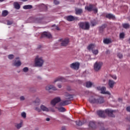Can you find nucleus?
Instances as JSON below:
<instances>
[{"instance_id": "obj_27", "label": "nucleus", "mask_w": 130, "mask_h": 130, "mask_svg": "<svg viewBox=\"0 0 130 130\" xmlns=\"http://www.w3.org/2000/svg\"><path fill=\"white\" fill-rule=\"evenodd\" d=\"M32 8H33L32 5H25L23 7V9H24V10H30Z\"/></svg>"}, {"instance_id": "obj_49", "label": "nucleus", "mask_w": 130, "mask_h": 130, "mask_svg": "<svg viewBox=\"0 0 130 130\" xmlns=\"http://www.w3.org/2000/svg\"><path fill=\"white\" fill-rule=\"evenodd\" d=\"M12 24H13V21H7V25H12Z\"/></svg>"}, {"instance_id": "obj_6", "label": "nucleus", "mask_w": 130, "mask_h": 130, "mask_svg": "<svg viewBox=\"0 0 130 130\" xmlns=\"http://www.w3.org/2000/svg\"><path fill=\"white\" fill-rule=\"evenodd\" d=\"M97 90L101 91V94H104L107 95H110V92L108 91H106V87L103 86H98L96 87Z\"/></svg>"}, {"instance_id": "obj_8", "label": "nucleus", "mask_w": 130, "mask_h": 130, "mask_svg": "<svg viewBox=\"0 0 130 130\" xmlns=\"http://www.w3.org/2000/svg\"><path fill=\"white\" fill-rule=\"evenodd\" d=\"M70 68L72 69V70L78 71L80 68V63L79 62H73L70 64Z\"/></svg>"}, {"instance_id": "obj_20", "label": "nucleus", "mask_w": 130, "mask_h": 130, "mask_svg": "<svg viewBox=\"0 0 130 130\" xmlns=\"http://www.w3.org/2000/svg\"><path fill=\"white\" fill-rule=\"evenodd\" d=\"M83 13V9H75V14L76 15H81Z\"/></svg>"}, {"instance_id": "obj_40", "label": "nucleus", "mask_w": 130, "mask_h": 130, "mask_svg": "<svg viewBox=\"0 0 130 130\" xmlns=\"http://www.w3.org/2000/svg\"><path fill=\"white\" fill-rule=\"evenodd\" d=\"M52 27L54 28V29H55L56 30H57L58 31H59V30H60L59 27H58V26H56L55 25H53L52 26Z\"/></svg>"}, {"instance_id": "obj_5", "label": "nucleus", "mask_w": 130, "mask_h": 130, "mask_svg": "<svg viewBox=\"0 0 130 130\" xmlns=\"http://www.w3.org/2000/svg\"><path fill=\"white\" fill-rule=\"evenodd\" d=\"M103 66L102 62H95L93 65V69L95 72H99Z\"/></svg>"}, {"instance_id": "obj_24", "label": "nucleus", "mask_w": 130, "mask_h": 130, "mask_svg": "<svg viewBox=\"0 0 130 130\" xmlns=\"http://www.w3.org/2000/svg\"><path fill=\"white\" fill-rule=\"evenodd\" d=\"M55 108L58 109V111L60 112H64V111H66V109L63 107H55Z\"/></svg>"}, {"instance_id": "obj_1", "label": "nucleus", "mask_w": 130, "mask_h": 130, "mask_svg": "<svg viewBox=\"0 0 130 130\" xmlns=\"http://www.w3.org/2000/svg\"><path fill=\"white\" fill-rule=\"evenodd\" d=\"M88 101L92 104H102L105 102L104 98L102 96H100L98 98H96L95 96H91Z\"/></svg>"}, {"instance_id": "obj_23", "label": "nucleus", "mask_w": 130, "mask_h": 130, "mask_svg": "<svg viewBox=\"0 0 130 130\" xmlns=\"http://www.w3.org/2000/svg\"><path fill=\"white\" fill-rule=\"evenodd\" d=\"M96 113L98 115H99L101 117H105V116H104V111H98Z\"/></svg>"}, {"instance_id": "obj_9", "label": "nucleus", "mask_w": 130, "mask_h": 130, "mask_svg": "<svg viewBox=\"0 0 130 130\" xmlns=\"http://www.w3.org/2000/svg\"><path fill=\"white\" fill-rule=\"evenodd\" d=\"M45 89L46 91H50V90H52L53 91H57V90H58L55 85L53 84H49L47 85L45 87Z\"/></svg>"}, {"instance_id": "obj_4", "label": "nucleus", "mask_w": 130, "mask_h": 130, "mask_svg": "<svg viewBox=\"0 0 130 130\" xmlns=\"http://www.w3.org/2000/svg\"><path fill=\"white\" fill-rule=\"evenodd\" d=\"M29 23H35L36 24H42V19L30 17L28 19Z\"/></svg>"}, {"instance_id": "obj_50", "label": "nucleus", "mask_w": 130, "mask_h": 130, "mask_svg": "<svg viewBox=\"0 0 130 130\" xmlns=\"http://www.w3.org/2000/svg\"><path fill=\"white\" fill-rule=\"evenodd\" d=\"M20 100L21 101H24V100H25V97L24 96H21L20 97Z\"/></svg>"}, {"instance_id": "obj_38", "label": "nucleus", "mask_w": 130, "mask_h": 130, "mask_svg": "<svg viewBox=\"0 0 130 130\" xmlns=\"http://www.w3.org/2000/svg\"><path fill=\"white\" fill-rule=\"evenodd\" d=\"M119 37L120 39H123L124 38V34L123 32L120 34Z\"/></svg>"}, {"instance_id": "obj_34", "label": "nucleus", "mask_w": 130, "mask_h": 130, "mask_svg": "<svg viewBox=\"0 0 130 130\" xmlns=\"http://www.w3.org/2000/svg\"><path fill=\"white\" fill-rule=\"evenodd\" d=\"M89 126H90V127H95V122L94 121H90L89 122Z\"/></svg>"}, {"instance_id": "obj_21", "label": "nucleus", "mask_w": 130, "mask_h": 130, "mask_svg": "<svg viewBox=\"0 0 130 130\" xmlns=\"http://www.w3.org/2000/svg\"><path fill=\"white\" fill-rule=\"evenodd\" d=\"M13 6L16 9V10H20V8H21V6H20V4L18 2H14L13 4Z\"/></svg>"}, {"instance_id": "obj_32", "label": "nucleus", "mask_w": 130, "mask_h": 130, "mask_svg": "<svg viewBox=\"0 0 130 130\" xmlns=\"http://www.w3.org/2000/svg\"><path fill=\"white\" fill-rule=\"evenodd\" d=\"M92 85H93V83H92V82L90 81H88L86 82V86L87 87V88H91V87H92Z\"/></svg>"}, {"instance_id": "obj_17", "label": "nucleus", "mask_w": 130, "mask_h": 130, "mask_svg": "<svg viewBox=\"0 0 130 130\" xmlns=\"http://www.w3.org/2000/svg\"><path fill=\"white\" fill-rule=\"evenodd\" d=\"M116 83L115 82H114L113 80H109V86L110 87V88H111V89H112V88H113V87H114V85H115Z\"/></svg>"}, {"instance_id": "obj_35", "label": "nucleus", "mask_w": 130, "mask_h": 130, "mask_svg": "<svg viewBox=\"0 0 130 130\" xmlns=\"http://www.w3.org/2000/svg\"><path fill=\"white\" fill-rule=\"evenodd\" d=\"M122 26L123 28H125V29H127V28L129 27V24L127 23H124L122 24Z\"/></svg>"}, {"instance_id": "obj_42", "label": "nucleus", "mask_w": 130, "mask_h": 130, "mask_svg": "<svg viewBox=\"0 0 130 130\" xmlns=\"http://www.w3.org/2000/svg\"><path fill=\"white\" fill-rule=\"evenodd\" d=\"M28 71H29V68H28L27 67H25L23 69V71L24 72V73H27Z\"/></svg>"}, {"instance_id": "obj_31", "label": "nucleus", "mask_w": 130, "mask_h": 130, "mask_svg": "<svg viewBox=\"0 0 130 130\" xmlns=\"http://www.w3.org/2000/svg\"><path fill=\"white\" fill-rule=\"evenodd\" d=\"M9 15V12L7 10H4L2 12V16L3 17H7Z\"/></svg>"}, {"instance_id": "obj_41", "label": "nucleus", "mask_w": 130, "mask_h": 130, "mask_svg": "<svg viewBox=\"0 0 130 130\" xmlns=\"http://www.w3.org/2000/svg\"><path fill=\"white\" fill-rule=\"evenodd\" d=\"M14 57H15V56L13 54H10L8 55V58L9 59H13Z\"/></svg>"}, {"instance_id": "obj_15", "label": "nucleus", "mask_w": 130, "mask_h": 130, "mask_svg": "<svg viewBox=\"0 0 130 130\" xmlns=\"http://www.w3.org/2000/svg\"><path fill=\"white\" fill-rule=\"evenodd\" d=\"M66 20L69 21V22H73V21H75V20H78V17H75L73 16V15H69L66 17Z\"/></svg>"}, {"instance_id": "obj_45", "label": "nucleus", "mask_w": 130, "mask_h": 130, "mask_svg": "<svg viewBox=\"0 0 130 130\" xmlns=\"http://www.w3.org/2000/svg\"><path fill=\"white\" fill-rule=\"evenodd\" d=\"M92 11H93V12H94V13H98V9L95 7H93L92 8Z\"/></svg>"}, {"instance_id": "obj_39", "label": "nucleus", "mask_w": 130, "mask_h": 130, "mask_svg": "<svg viewBox=\"0 0 130 130\" xmlns=\"http://www.w3.org/2000/svg\"><path fill=\"white\" fill-rule=\"evenodd\" d=\"M92 53H93V54H95V55L98 54L99 51H98V50H94L92 51Z\"/></svg>"}, {"instance_id": "obj_28", "label": "nucleus", "mask_w": 130, "mask_h": 130, "mask_svg": "<svg viewBox=\"0 0 130 130\" xmlns=\"http://www.w3.org/2000/svg\"><path fill=\"white\" fill-rule=\"evenodd\" d=\"M40 102H41V101H40V99L37 98L34 102V103H35V105H39V104H40Z\"/></svg>"}, {"instance_id": "obj_12", "label": "nucleus", "mask_w": 130, "mask_h": 130, "mask_svg": "<svg viewBox=\"0 0 130 130\" xmlns=\"http://www.w3.org/2000/svg\"><path fill=\"white\" fill-rule=\"evenodd\" d=\"M56 82H67V79H66V78H64V77L62 76H59L54 80V81L52 82V84H55Z\"/></svg>"}, {"instance_id": "obj_19", "label": "nucleus", "mask_w": 130, "mask_h": 130, "mask_svg": "<svg viewBox=\"0 0 130 130\" xmlns=\"http://www.w3.org/2000/svg\"><path fill=\"white\" fill-rule=\"evenodd\" d=\"M71 104L70 101H64L63 103L61 102L59 104L60 106H64V105H68L69 104Z\"/></svg>"}, {"instance_id": "obj_29", "label": "nucleus", "mask_w": 130, "mask_h": 130, "mask_svg": "<svg viewBox=\"0 0 130 130\" xmlns=\"http://www.w3.org/2000/svg\"><path fill=\"white\" fill-rule=\"evenodd\" d=\"M94 48H95V45L94 44H90L89 45L88 47H87V49H88V50H93V49H94Z\"/></svg>"}, {"instance_id": "obj_53", "label": "nucleus", "mask_w": 130, "mask_h": 130, "mask_svg": "<svg viewBox=\"0 0 130 130\" xmlns=\"http://www.w3.org/2000/svg\"><path fill=\"white\" fill-rule=\"evenodd\" d=\"M100 130H106V129H105V128H104V127H101L100 128Z\"/></svg>"}, {"instance_id": "obj_37", "label": "nucleus", "mask_w": 130, "mask_h": 130, "mask_svg": "<svg viewBox=\"0 0 130 130\" xmlns=\"http://www.w3.org/2000/svg\"><path fill=\"white\" fill-rule=\"evenodd\" d=\"M77 125H79V126H81V125H83V123L81 121H77L76 122Z\"/></svg>"}, {"instance_id": "obj_16", "label": "nucleus", "mask_w": 130, "mask_h": 130, "mask_svg": "<svg viewBox=\"0 0 130 130\" xmlns=\"http://www.w3.org/2000/svg\"><path fill=\"white\" fill-rule=\"evenodd\" d=\"M43 37H47V38H51V34L48 32H44L42 34Z\"/></svg>"}, {"instance_id": "obj_52", "label": "nucleus", "mask_w": 130, "mask_h": 130, "mask_svg": "<svg viewBox=\"0 0 130 130\" xmlns=\"http://www.w3.org/2000/svg\"><path fill=\"white\" fill-rule=\"evenodd\" d=\"M103 28H105V25H102V26L100 28V30H102V29H103Z\"/></svg>"}, {"instance_id": "obj_43", "label": "nucleus", "mask_w": 130, "mask_h": 130, "mask_svg": "<svg viewBox=\"0 0 130 130\" xmlns=\"http://www.w3.org/2000/svg\"><path fill=\"white\" fill-rule=\"evenodd\" d=\"M35 110L37 111L38 112H40L41 111V108L37 107L35 108Z\"/></svg>"}, {"instance_id": "obj_56", "label": "nucleus", "mask_w": 130, "mask_h": 130, "mask_svg": "<svg viewBox=\"0 0 130 130\" xmlns=\"http://www.w3.org/2000/svg\"><path fill=\"white\" fill-rule=\"evenodd\" d=\"M38 78L40 80L42 79L41 77H40V76H38Z\"/></svg>"}, {"instance_id": "obj_48", "label": "nucleus", "mask_w": 130, "mask_h": 130, "mask_svg": "<svg viewBox=\"0 0 130 130\" xmlns=\"http://www.w3.org/2000/svg\"><path fill=\"white\" fill-rule=\"evenodd\" d=\"M117 56L118 57H119V58H121L123 57V55H122V54L118 53Z\"/></svg>"}, {"instance_id": "obj_30", "label": "nucleus", "mask_w": 130, "mask_h": 130, "mask_svg": "<svg viewBox=\"0 0 130 130\" xmlns=\"http://www.w3.org/2000/svg\"><path fill=\"white\" fill-rule=\"evenodd\" d=\"M22 125H23V122H20V123L16 124L15 127L17 129H20V128L22 127Z\"/></svg>"}, {"instance_id": "obj_3", "label": "nucleus", "mask_w": 130, "mask_h": 130, "mask_svg": "<svg viewBox=\"0 0 130 130\" xmlns=\"http://www.w3.org/2000/svg\"><path fill=\"white\" fill-rule=\"evenodd\" d=\"M78 25L79 27L81 28V29H83V30H89V29H90V24L88 22H79Z\"/></svg>"}, {"instance_id": "obj_33", "label": "nucleus", "mask_w": 130, "mask_h": 130, "mask_svg": "<svg viewBox=\"0 0 130 130\" xmlns=\"http://www.w3.org/2000/svg\"><path fill=\"white\" fill-rule=\"evenodd\" d=\"M91 26L94 27V26H96L97 25V21L94 20L91 21Z\"/></svg>"}, {"instance_id": "obj_2", "label": "nucleus", "mask_w": 130, "mask_h": 130, "mask_svg": "<svg viewBox=\"0 0 130 130\" xmlns=\"http://www.w3.org/2000/svg\"><path fill=\"white\" fill-rule=\"evenodd\" d=\"M44 63V60L43 58L41 56H36L35 60V67H38L39 68H41Z\"/></svg>"}, {"instance_id": "obj_22", "label": "nucleus", "mask_w": 130, "mask_h": 130, "mask_svg": "<svg viewBox=\"0 0 130 130\" xmlns=\"http://www.w3.org/2000/svg\"><path fill=\"white\" fill-rule=\"evenodd\" d=\"M106 17L108 18L110 20L111 19H115V16L113 15L112 14H107L106 15Z\"/></svg>"}, {"instance_id": "obj_26", "label": "nucleus", "mask_w": 130, "mask_h": 130, "mask_svg": "<svg viewBox=\"0 0 130 130\" xmlns=\"http://www.w3.org/2000/svg\"><path fill=\"white\" fill-rule=\"evenodd\" d=\"M66 99L67 100H72L73 99V95L67 93L66 94Z\"/></svg>"}, {"instance_id": "obj_51", "label": "nucleus", "mask_w": 130, "mask_h": 130, "mask_svg": "<svg viewBox=\"0 0 130 130\" xmlns=\"http://www.w3.org/2000/svg\"><path fill=\"white\" fill-rule=\"evenodd\" d=\"M127 111H128V112H130V106L126 108Z\"/></svg>"}, {"instance_id": "obj_13", "label": "nucleus", "mask_w": 130, "mask_h": 130, "mask_svg": "<svg viewBox=\"0 0 130 130\" xmlns=\"http://www.w3.org/2000/svg\"><path fill=\"white\" fill-rule=\"evenodd\" d=\"M58 102H60V98L56 97L51 101L50 104L51 105H52L53 107H54L57 103H58Z\"/></svg>"}, {"instance_id": "obj_47", "label": "nucleus", "mask_w": 130, "mask_h": 130, "mask_svg": "<svg viewBox=\"0 0 130 130\" xmlns=\"http://www.w3.org/2000/svg\"><path fill=\"white\" fill-rule=\"evenodd\" d=\"M54 5H59V2H58L57 0H54Z\"/></svg>"}, {"instance_id": "obj_54", "label": "nucleus", "mask_w": 130, "mask_h": 130, "mask_svg": "<svg viewBox=\"0 0 130 130\" xmlns=\"http://www.w3.org/2000/svg\"><path fill=\"white\" fill-rule=\"evenodd\" d=\"M46 121H49L50 120V118H47L46 119Z\"/></svg>"}, {"instance_id": "obj_14", "label": "nucleus", "mask_w": 130, "mask_h": 130, "mask_svg": "<svg viewBox=\"0 0 130 130\" xmlns=\"http://www.w3.org/2000/svg\"><path fill=\"white\" fill-rule=\"evenodd\" d=\"M105 113L108 114L111 117H115V116L113 114L114 112H115V111L112 110L111 109H106L105 110Z\"/></svg>"}, {"instance_id": "obj_55", "label": "nucleus", "mask_w": 130, "mask_h": 130, "mask_svg": "<svg viewBox=\"0 0 130 130\" xmlns=\"http://www.w3.org/2000/svg\"><path fill=\"white\" fill-rule=\"evenodd\" d=\"M42 6H43V7H44L46 9H47V7L46 6H45L44 5H42Z\"/></svg>"}, {"instance_id": "obj_11", "label": "nucleus", "mask_w": 130, "mask_h": 130, "mask_svg": "<svg viewBox=\"0 0 130 130\" xmlns=\"http://www.w3.org/2000/svg\"><path fill=\"white\" fill-rule=\"evenodd\" d=\"M40 108L41 110V111H43L44 112H50V111H53L54 112V110H51V108H48V107H46L44 105H41Z\"/></svg>"}, {"instance_id": "obj_60", "label": "nucleus", "mask_w": 130, "mask_h": 130, "mask_svg": "<svg viewBox=\"0 0 130 130\" xmlns=\"http://www.w3.org/2000/svg\"><path fill=\"white\" fill-rule=\"evenodd\" d=\"M128 120H129V121H130V119L129 118H127Z\"/></svg>"}, {"instance_id": "obj_61", "label": "nucleus", "mask_w": 130, "mask_h": 130, "mask_svg": "<svg viewBox=\"0 0 130 130\" xmlns=\"http://www.w3.org/2000/svg\"><path fill=\"white\" fill-rule=\"evenodd\" d=\"M127 130H130V127L127 128Z\"/></svg>"}, {"instance_id": "obj_57", "label": "nucleus", "mask_w": 130, "mask_h": 130, "mask_svg": "<svg viewBox=\"0 0 130 130\" xmlns=\"http://www.w3.org/2000/svg\"><path fill=\"white\" fill-rule=\"evenodd\" d=\"M0 115H2V110L0 109Z\"/></svg>"}, {"instance_id": "obj_36", "label": "nucleus", "mask_w": 130, "mask_h": 130, "mask_svg": "<svg viewBox=\"0 0 130 130\" xmlns=\"http://www.w3.org/2000/svg\"><path fill=\"white\" fill-rule=\"evenodd\" d=\"M21 115L23 118H26V114L25 112H22L21 114Z\"/></svg>"}, {"instance_id": "obj_59", "label": "nucleus", "mask_w": 130, "mask_h": 130, "mask_svg": "<svg viewBox=\"0 0 130 130\" xmlns=\"http://www.w3.org/2000/svg\"><path fill=\"white\" fill-rule=\"evenodd\" d=\"M22 1V2H27V1H28V0H21Z\"/></svg>"}, {"instance_id": "obj_44", "label": "nucleus", "mask_w": 130, "mask_h": 130, "mask_svg": "<svg viewBox=\"0 0 130 130\" xmlns=\"http://www.w3.org/2000/svg\"><path fill=\"white\" fill-rule=\"evenodd\" d=\"M57 87L58 89H61V88H62V85L60 83H58L57 84Z\"/></svg>"}, {"instance_id": "obj_58", "label": "nucleus", "mask_w": 130, "mask_h": 130, "mask_svg": "<svg viewBox=\"0 0 130 130\" xmlns=\"http://www.w3.org/2000/svg\"><path fill=\"white\" fill-rule=\"evenodd\" d=\"M3 2H5V0H0V2L2 3Z\"/></svg>"}, {"instance_id": "obj_7", "label": "nucleus", "mask_w": 130, "mask_h": 130, "mask_svg": "<svg viewBox=\"0 0 130 130\" xmlns=\"http://www.w3.org/2000/svg\"><path fill=\"white\" fill-rule=\"evenodd\" d=\"M21 64L22 62H21V61H20V58L18 57H16V59L13 61L12 66L13 67H16L18 68V67L21 66Z\"/></svg>"}, {"instance_id": "obj_10", "label": "nucleus", "mask_w": 130, "mask_h": 130, "mask_svg": "<svg viewBox=\"0 0 130 130\" xmlns=\"http://www.w3.org/2000/svg\"><path fill=\"white\" fill-rule=\"evenodd\" d=\"M61 44V46H67L70 42V39L69 38H66L64 39H61L59 40Z\"/></svg>"}, {"instance_id": "obj_25", "label": "nucleus", "mask_w": 130, "mask_h": 130, "mask_svg": "<svg viewBox=\"0 0 130 130\" xmlns=\"http://www.w3.org/2000/svg\"><path fill=\"white\" fill-rule=\"evenodd\" d=\"M103 42L105 44H109V43H111V40L110 39H105Z\"/></svg>"}, {"instance_id": "obj_18", "label": "nucleus", "mask_w": 130, "mask_h": 130, "mask_svg": "<svg viewBox=\"0 0 130 130\" xmlns=\"http://www.w3.org/2000/svg\"><path fill=\"white\" fill-rule=\"evenodd\" d=\"M94 7L93 5H89V6H86L85 7V9L87 10L88 12H91V11H93V8Z\"/></svg>"}, {"instance_id": "obj_46", "label": "nucleus", "mask_w": 130, "mask_h": 130, "mask_svg": "<svg viewBox=\"0 0 130 130\" xmlns=\"http://www.w3.org/2000/svg\"><path fill=\"white\" fill-rule=\"evenodd\" d=\"M111 78L113 79L114 80H116L117 79V77H116V75H111Z\"/></svg>"}]
</instances>
